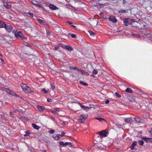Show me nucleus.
Wrapping results in <instances>:
<instances>
[{"label":"nucleus","mask_w":152,"mask_h":152,"mask_svg":"<svg viewBox=\"0 0 152 152\" xmlns=\"http://www.w3.org/2000/svg\"><path fill=\"white\" fill-rule=\"evenodd\" d=\"M124 23L126 26H128L129 25H132V23H134V24L136 25V26L132 25V27H135L136 28H138L139 26L140 25L139 23L137 22H134L133 19L130 18L125 19L124 21Z\"/></svg>","instance_id":"1"},{"label":"nucleus","mask_w":152,"mask_h":152,"mask_svg":"<svg viewBox=\"0 0 152 152\" xmlns=\"http://www.w3.org/2000/svg\"><path fill=\"white\" fill-rule=\"evenodd\" d=\"M87 117V115L82 114L80 117V118L78 119V121L80 123H83Z\"/></svg>","instance_id":"2"},{"label":"nucleus","mask_w":152,"mask_h":152,"mask_svg":"<svg viewBox=\"0 0 152 152\" xmlns=\"http://www.w3.org/2000/svg\"><path fill=\"white\" fill-rule=\"evenodd\" d=\"M31 3L36 6L37 7H39L42 8V9L45 10L44 8L41 5L39 2L35 0H33L31 1Z\"/></svg>","instance_id":"3"},{"label":"nucleus","mask_w":152,"mask_h":152,"mask_svg":"<svg viewBox=\"0 0 152 152\" xmlns=\"http://www.w3.org/2000/svg\"><path fill=\"white\" fill-rule=\"evenodd\" d=\"M3 90L8 94L12 96H15L16 95L13 91L10 90L9 88H4Z\"/></svg>","instance_id":"4"},{"label":"nucleus","mask_w":152,"mask_h":152,"mask_svg":"<svg viewBox=\"0 0 152 152\" xmlns=\"http://www.w3.org/2000/svg\"><path fill=\"white\" fill-rule=\"evenodd\" d=\"M4 28H5L8 32H11L12 31V26L9 24H6V26H5Z\"/></svg>","instance_id":"5"},{"label":"nucleus","mask_w":152,"mask_h":152,"mask_svg":"<svg viewBox=\"0 0 152 152\" xmlns=\"http://www.w3.org/2000/svg\"><path fill=\"white\" fill-rule=\"evenodd\" d=\"M98 22L97 21L94 19H91L90 21V23L91 25L93 26H96Z\"/></svg>","instance_id":"6"},{"label":"nucleus","mask_w":152,"mask_h":152,"mask_svg":"<svg viewBox=\"0 0 152 152\" xmlns=\"http://www.w3.org/2000/svg\"><path fill=\"white\" fill-rule=\"evenodd\" d=\"M15 36L17 38H21L23 37V34L21 31H18L15 34Z\"/></svg>","instance_id":"7"},{"label":"nucleus","mask_w":152,"mask_h":152,"mask_svg":"<svg viewBox=\"0 0 152 152\" xmlns=\"http://www.w3.org/2000/svg\"><path fill=\"white\" fill-rule=\"evenodd\" d=\"M108 133V132H107L105 130H103L98 132V134L101 136L106 137L107 136Z\"/></svg>","instance_id":"8"},{"label":"nucleus","mask_w":152,"mask_h":152,"mask_svg":"<svg viewBox=\"0 0 152 152\" xmlns=\"http://www.w3.org/2000/svg\"><path fill=\"white\" fill-rule=\"evenodd\" d=\"M109 20L110 21L115 23H116L117 21V20L115 17L113 16H111L109 18Z\"/></svg>","instance_id":"9"},{"label":"nucleus","mask_w":152,"mask_h":152,"mask_svg":"<svg viewBox=\"0 0 152 152\" xmlns=\"http://www.w3.org/2000/svg\"><path fill=\"white\" fill-rule=\"evenodd\" d=\"M75 102L78 103L80 105V106L81 107V108L84 110H86V109L89 110V109H90L91 108V107H88V106H86L84 105H82L81 104V103L80 102Z\"/></svg>","instance_id":"10"},{"label":"nucleus","mask_w":152,"mask_h":152,"mask_svg":"<svg viewBox=\"0 0 152 152\" xmlns=\"http://www.w3.org/2000/svg\"><path fill=\"white\" fill-rule=\"evenodd\" d=\"M142 138L143 140H144L147 142H150L152 143V138H146V137H142Z\"/></svg>","instance_id":"11"},{"label":"nucleus","mask_w":152,"mask_h":152,"mask_svg":"<svg viewBox=\"0 0 152 152\" xmlns=\"http://www.w3.org/2000/svg\"><path fill=\"white\" fill-rule=\"evenodd\" d=\"M49 8L52 10H55L58 9V8L57 7L54 5L51 4L49 5Z\"/></svg>","instance_id":"12"},{"label":"nucleus","mask_w":152,"mask_h":152,"mask_svg":"<svg viewBox=\"0 0 152 152\" xmlns=\"http://www.w3.org/2000/svg\"><path fill=\"white\" fill-rule=\"evenodd\" d=\"M37 107L39 110L41 111H43L45 110V107L42 106L37 105Z\"/></svg>","instance_id":"13"},{"label":"nucleus","mask_w":152,"mask_h":152,"mask_svg":"<svg viewBox=\"0 0 152 152\" xmlns=\"http://www.w3.org/2000/svg\"><path fill=\"white\" fill-rule=\"evenodd\" d=\"M64 48L69 51H72L73 50V48L71 47L69 45H66Z\"/></svg>","instance_id":"14"},{"label":"nucleus","mask_w":152,"mask_h":152,"mask_svg":"<svg viewBox=\"0 0 152 152\" xmlns=\"http://www.w3.org/2000/svg\"><path fill=\"white\" fill-rule=\"evenodd\" d=\"M137 144V142L136 141L134 142L132 144V145L130 147V148L131 150L134 149V147L135 146V145Z\"/></svg>","instance_id":"15"},{"label":"nucleus","mask_w":152,"mask_h":152,"mask_svg":"<svg viewBox=\"0 0 152 152\" xmlns=\"http://www.w3.org/2000/svg\"><path fill=\"white\" fill-rule=\"evenodd\" d=\"M5 26H6L5 23L0 20V28H4Z\"/></svg>","instance_id":"16"},{"label":"nucleus","mask_w":152,"mask_h":152,"mask_svg":"<svg viewBox=\"0 0 152 152\" xmlns=\"http://www.w3.org/2000/svg\"><path fill=\"white\" fill-rule=\"evenodd\" d=\"M65 146L66 147L67 145H69V147H72L74 145L72 143L69 142H66L64 143Z\"/></svg>","instance_id":"17"},{"label":"nucleus","mask_w":152,"mask_h":152,"mask_svg":"<svg viewBox=\"0 0 152 152\" xmlns=\"http://www.w3.org/2000/svg\"><path fill=\"white\" fill-rule=\"evenodd\" d=\"M79 71L82 74L85 75L86 76H88L89 75V74L88 72L80 69Z\"/></svg>","instance_id":"18"},{"label":"nucleus","mask_w":152,"mask_h":152,"mask_svg":"<svg viewBox=\"0 0 152 152\" xmlns=\"http://www.w3.org/2000/svg\"><path fill=\"white\" fill-rule=\"evenodd\" d=\"M37 20L38 22L41 24L43 25L45 23V21L44 20H42L39 18H37Z\"/></svg>","instance_id":"19"},{"label":"nucleus","mask_w":152,"mask_h":152,"mask_svg":"<svg viewBox=\"0 0 152 152\" xmlns=\"http://www.w3.org/2000/svg\"><path fill=\"white\" fill-rule=\"evenodd\" d=\"M125 92L130 94H132L133 93V91L131 89L129 88H127L125 91Z\"/></svg>","instance_id":"20"},{"label":"nucleus","mask_w":152,"mask_h":152,"mask_svg":"<svg viewBox=\"0 0 152 152\" xmlns=\"http://www.w3.org/2000/svg\"><path fill=\"white\" fill-rule=\"evenodd\" d=\"M21 87L22 89L23 90H24V91L26 90V89L27 86V85L26 84L22 83L21 84Z\"/></svg>","instance_id":"21"},{"label":"nucleus","mask_w":152,"mask_h":152,"mask_svg":"<svg viewBox=\"0 0 152 152\" xmlns=\"http://www.w3.org/2000/svg\"><path fill=\"white\" fill-rule=\"evenodd\" d=\"M32 126H33V127L34 129H36L37 130H38L40 128V126H38L37 125H36L35 124H32Z\"/></svg>","instance_id":"22"},{"label":"nucleus","mask_w":152,"mask_h":152,"mask_svg":"<svg viewBox=\"0 0 152 152\" xmlns=\"http://www.w3.org/2000/svg\"><path fill=\"white\" fill-rule=\"evenodd\" d=\"M95 119L98 120L100 122H102L103 121H104L106 122V121L105 119L100 118H95Z\"/></svg>","instance_id":"23"},{"label":"nucleus","mask_w":152,"mask_h":152,"mask_svg":"<svg viewBox=\"0 0 152 152\" xmlns=\"http://www.w3.org/2000/svg\"><path fill=\"white\" fill-rule=\"evenodd\" d=\"M3 6L7 9H9L11 7V5L8 4L7 3H6V4H4Z\"/></svg>","instance_id":"24"},{"label":"nucleus","mask_w":152,"mask_h":152,"mask_svg":"<svg viewBox=\"0 0 152 152\" xmlns=\"http://www.w3.org/2000/svg\"><path fill=\"white\" fill-rule=\"evenodd\" d=\"M26 90H27L28 93L33 92V91H31V88L28 86H27L26 89Z\"/></svg>","instance_id":"25"},{"label":"nucleus","mask_w":152,"mask_h":152,"mask_svg":"<svg viewBox=\"0 0 152 152\" xmlns=\"http://www.w3.org/2000/svg\"><path fill=\"white\" fill-rule=\"evenodd\" d=\"M79 83L80 84L83 85L85 86H86L88 85V84L86 83H84L83 81H80L79 82Z\"/></svg>","instance_id":"26"},{"label":"nucleus","mask_w":152,"mask_h":152,"mask_svg":"<svg viewBox=\"0 0 152 152\" xmlns=\"http://www.w3.org/2000/svg\"><path fill=\"white\" fill-rule=\"evenodd\" d=\"M135 120L138 123H140V118L138 117H136L134 118Z\"/></svg>","instance_id":"27"},{"label":"nucleus","mask_w":152,"mask_h":152,"mask_svg":"<svg viewBox=\"0 0 152 152\" xmlns=\"http://www.w3.org/2000/svg\"><path fill=\"white\" fill-rule=\"evenodd\" d=\"M88 32H89L90 35L92 36H94L95 35V33L93 31H89Z\"/></svg>","instance_id":"28"},{"label":"nucleus","mask_w":152,"mask_h":152,"mask_svg":"<svg viewBox=\"0 0 152 152\" xmlns=\"http://www.w3.org/2000/svg\"><path fill=\"white\" fill-rule=\"evenodd\" d=\"M52 137L54 139V140H59L58 139V138L57 136V134L56 135H53Z\"/></svg>","instance_id":"29"},{"label":"nucleus","mask_w":152,"mask_h":152,"mask_svg":"<svg viewBox=\"0 0 152 152\" xmlns=\"http://www.w3.org/2000/svg\"><path fill=\"white\" fill-rule=\"evenodd\" d=\"M59 144L61 147L65 146L64 143L63 141H60L59 142Z\"/></svg>","instance_id":"30"},{"label":"nucleus","mask_w":152,"mask_h":152,"mask_svg":"<svg viewBox=\"0 0 152 152\" xmlns=\"http://www.w3.org/2000/svg\"><path fill=\"white\" fill-rule=\"evenodd\" d=\"M125 121L127 123H130L131 118H126L125 120Z\"/></svg>","instance_id":"31"},{"label":"nucleus","mask_w":152,"mask_h":152,"mask_svg":"<svg viewBox=\"0 0 152 152\" xmlns=\"http://www.w3.org/2000/svg\"><path fill=\"white\" fill-rule=\"evenodd\" d=\"M138 144L139 145H142L144 144V142L142 140H140L139 141Z\"/></svg>","instance_id":"32"},{"label":"nucleus","mask_w":152,"mask_h":152,"mask_svg":"<svg viewBox=\"0 0 152 152\" xmlns=\"http://www.w3.org/2000/svg\"><path fill=\"white\" fill-rule=\"evenodd\" d=\"M92 73H93V74H94V75L97 74V73H98V71H97V70L95 69H94L92 72Z\"/></svg>","instance_id":"33"},{"label":"nucleus","mask_w":152,"mask_h":152,"mask_svg":"<svg viewBox=\"0 0 152 152\" xmlns=\"http://www.w3.org/2000/svg\"><path fill=\"white\" fill-rule=\"evenodd\" d=\"M21 39H23V41L25 42H26L27 41V38L24 36L21 38Z\"/></svg>","instance_id":"34"},{"label":"nucleus","mask_w":152,"mask_h":152,"mask_svg":"<svg viewBox=\"0 0 152 152\" xmlns=\"http://www.w3.org/2000/svg\"><path fill=\"white\" fill-rule=\"evenodd\" d=\"M115 95L118 98H120L121 97V96L119 94L118 92H116L115 93Z\"/></svg>","instance_id":"35"},{"label":"nucleus","mask_w":152,"mask_h":152,"mask_svg":"<svg viewBox=\"0 0 152 152\" xmlns=\"http://www.w3.org/2000/svg\"><path fill=\"white\" fill-rule=\"evenodd\" d=\"M42 91H43V93L45 94L48 93V91H46L45 88H43L42 90Z\"/></svg>","instance_id":"36"},{"label":"nucleus","mask_w":152,"mask_h":152,"mask_svg":"<svg viewBox=\"0 0 152 152\" xmlns=\"http://www.w3.org/2000/svg\"><path fill=\"white\" fill-rule=\"evenodd\" d=\"M68 34L69 35H70L71 36V37L73 38H75L76 37V35L74 34H72L70 33H69Z\"/></svg>","instance_id":"37"},{"label":"nucleus","mask_w":152,"mask_h":152,"mask_svg":"<svg viewBox=\"0 0 152 152\" xmlns=\"http://www.w3.org/2000/svg\"><path fill=\"white\" fill-rule=\"evenodd\" d=\"M50 85L51 86V88L53 89V90H54L55 89V86H54V84L53 83H51Z\"/></svg>","instance_id":"38"},{"label":"nucleus","mask_w":152,"mask_h":152,"mask_svg":"<svg viewBox=\"0 0 152 152\" xmlns=\"http://www.w3.org/2000/svg\"><path fill=\"white\" fill-rule=\"evenodd\" d=\"M49 132L51 134H53L55 132V131L53 129H51L49 131Z\"/></svg>","instance_id":"39"},{"label":"nucleus","mask_w":152,"mask_h":152,"mask_svg":"<svg viewBox=\"0 0 152 152\" xmlns=\"http://www.w3.org/2000/svg\"><path fill=\"white\" fill-rule=\"evenodd\" d=\"M27 14H28L29 16L31 17H32L33 16V14L32 13L30 12H28L27 13Z\"/></svg>","instance_id":"40"},{"label":"nucleus","mask_w":152,"mask_h":152,"mask_svg":"<svg viewBox=\"0 0 152 152\" xmlns=\"http://www.w3.org/2000/svg\"><path fill=\"white\" fill-rule=\"evenodd\" d=\"M152 34H147V37L149 38H150V39L151 38V35Z\"/></svg>","instance_id":"41"},{"label":"nucleus","mask_w":152,"mask_h":152,"mask_svg":"<svg viewBox=\"0 0 152 152\" xmlns=\"http://www.w3.org/2000/svg\"><path fill=\"white\" fill-rule=\"evenodd\" d=\"M103 18V19H105V18H104L103 16V12H101L100 14H99Z\"/></svg>","instance_id":"42"},{"label":"nucleus","mask_w":152,"mask_h":152,"mask_svg":"<svg viewBox=\"0 0 152 152\" xmlns=\"http://www.w3.org/2000/svg\"><path fill=\"white\" fill-rule=\"evenodd\" d=\"M126 12V10H121L119 11V12L123 13H124Z\"/></svg>","instance_id":"43"},{"label":"nucleus","mask_w":152,"mask_h":152,"mask_svg":"<svg viewBox=\"0 0 152 152\" xmlns=\"http://www.w3.org/2000/svg\"><path fill=\"white\" fill-rule=\"evenodd\" d=\"M57 136L59 139L61 137H62V136L59 134H57Z\"/></svg>","instance_id":"44"},{"label":"nucleus","mask_w":152,"mask_h":152,"mask_svg":"<svg viewBox=\"0 0 152 152\" xmlns=\"http://www.w3.org/2000/svg\"><path fill=\"white\" fill-rule=\"evenodd\" d=\"M47 101L49 102H52V100L51 99L48 98L47 99Z\"/></svg>","instance_id":"45"},{"label":"nucleus","mask_w":152,"mask_h":152,"mask_svg":"<svg viewBox=\"0 0 152 152\" xmlns=\"http://www.w3.org/2000/svg\"><path fill=\"white\" fill-rule=\"evenodd\" d=\"M10 116L12 117H13V112H10Z\"/></svg>","instance_id":"46"},{"label":"nucleus","mask_w":152,"mask_h":152,"mask_svg":"<svg viewBox=\"0 0 152 152\" xmlns=\"http://www.w3.org/2000/svg\"><path fill=\"white\" fill-rule=\"evenodd\" d=\"M74 69L77 70L78 71H79L80 69H79L77 67H74Z\"/></svg>","instance_id":"47"},{"label":"nucleus","mask_w":152,"mask_h":152,"mask_svg":"<svg viewBox=\"0 0 152 152\" xmlns=\"http://www.w3.org/2000/svg\"><path fill=\"white\" fill-rule=\"evenodd\" d=\"M18 109H19L18 108V109H15V110H14L13 111V113H16V112H17V111H18Z\"/></svg>","instance_id":"48"},{"label":"nucleus","mask_w":152,"mask_h":152,"mask_svg":"<svg viewBox=\"0 0 152 152\" xmlns=\"http://www.w3.org/2000/svg\"><path fill=\"white\" fill-rule=\"evenodd\" d=\"M54 109L57 111H59L60 109L59 108H55Z\"/></svg>","instance_id":"49"},{"label":"nucleus","mask_w":152,"mask_h":152,"mask_svg":"<svg viewBox=\"0 0 152 152\" xmlns=\"http://www.w3.org/2000/svg\"><path fill=\"white\" fill-rule=\"evenodd\" d=\"M26 134H28V135H29V134H30V133L29 131L27 130V131H26Z\"/></svg>","instance_id":"50"},{"label":"nucleus","mask_w":152,"mask_h":152,"mask_svg":"<svg viewBox=\"0 0 152 152\" xmlns=\"http://www.w3.org/2000/svg\"><path fill=\"white\" fill-rule=\"evenodd\" d=\"M65 134V133L64 132H61V134L62 137L63 136H64V135Z\"/></svg>","instance_id":"51"},{"label":"nucleus","mask_w":152,"mask_h":152,"mask_svg":"<svg viewBox=\"0 0 152 152\" xmlns=\"http://www.w3.org/2000/svg\"><path fill=\"white\" fill-rule=\"evenodd\" d=\"M52 113L54 114H57V115H58V114L56 113V111H53V110H52Z\"/></svg>","instance_id":"52"},{"label":"nucleus","mask_w":152,"mask_h":152,"mask_svg":"<svg viewBox=\"0 0 152 152\" xmlns=\"http://www.w3.org/2000/svg\"><path fill=\"white\" fill-rule=\"evenodd\" d=\"M147 117H148V116L146 115H144L143 116V117L144 118H147Z\"/></svg>","instance_id":"53"},{"label":"nucleus","mask_w":152,"mask_h":152,"mask_svg":"<svg viewBox=\"0 0 152 152\" xmlns=\"http://www.w3.org/2000/svg\"><path fill=\"white\" fill-rule=\"evenodd\" d=\"M1 62H2V64H4V60L3 58H1Z\"/></svg>","instance_id":"54"},{"label":"nucleus","mask_w":152,"mask_h":152,"mask_svg":"<svg viewBox=\"0 0 152 152\" xmlns=\"http://www.w3.org/2000/svg\"><path fill=\"white\" fill-rule=\"evenodd\" d=\"M135 35V37H140L139 35L138 34H134Z\"/></svg>","instance_id":"55"},{"label":"nucleus","mask_w":152,"mask_h":152,"mask_svg":"<svg viewBox=\"0 0 152 152\" xmlns=\"http://www.w3.org/2000/svg\"><path fill=\"white\" fill-rule=\"evenodd\" d=\"M109 102V101L108 100H107L106 101L105 103L106 104H108Z\"/></svg>","instance_id":"56"},{"label":"nucleus","mask_w":152,"mask_h":152,"mask_svg":"<svg viewBox=\"0 0 152 152\" xmlns=\"http://www.w3.org/2000/svg\"><path fill=\"white\" fill-rule=\"evenodd\" d=\"M97 116H98V117H102V116H103V115H102V114H98L97 115Z\"/></svg>","instance_id":"57"},{"label":"nucleus","mask_w":152,"mask_h":152,"mask_svg":"<svg viewBox=\"0 0 152 152\" xmlns=\"http://www.w3.org/2000/svg\"><path fill=\"white\" fill-rule=\"evenodd\" d=\"M66 23H68L69 24H71L73 23L72 22H70V21H67Z\"/></svg>","instance_id":"58"},{"label":"nucleus","mask_w":152,"mask_h":152,"mask_svg":"<svg viewBox=\"0 0 152 152\" xmlns=\"http://www.w3.org/2000/svg\"><path fill=\"white\" fill-rule=\"evenodd\" d=\"M18 112L19 113H23V111L20 110H18Z\"/></svg>","instance_id":"59"},{"label":"nucleus","mask_w":152,"mask_h":152,"mask_svg":"<svg viewBox=\"0 0 152 152\" xmlns=\"http://www.w3.org/2000/svg\"><path fill=\"white\" fill-rule=\"evenodd\" d=\"M2 106V102L1 101H0V107H1Z\"/></svg>","instance_id":"60"},{"label":"nucleus","mask_w":152,"mask_h":152,"mask_svg":"<svg viewBox=\"0 0 152 152\" xmlns=\"http://www.w3.org/2000/svg\"><path fill=\"white\" fill-rule=\"evenodd\" d=\"M7 0H3V2L4 4H6V2H7Z\"/></svg>","instance_id":"61"},{"label":"nucleus","mask_w":152,"mask_h":152,"mask_svg":"<svg viewBox=\"0 0 152 152\" xmlns=\"http://www.w3.org/2000/svg\"><path fill=\"white\" fill-rule=\"evenodd\" d=\"M69 68L70 69H74V67L72 66H70Z\"/></svg>","instance_id":"62"},{"label":"nucleus","mask_w":152,"mask_h":152,"mask_svg":"<svg viewBox=\"0 0 152 152\" xmlns=\"http://www.w3.org/2000/svg\"><path fill=\"white\" fill-rule=\"evenodd\" d=\"M126 2V0H123V4H124Z\"/></svg>","instance_id":"63"},{"label":"nucleus","mask_w":152,"mask_h":152,"mask_svg":"<svg viewBox=\"0 0 152 152\" xmlns=\"http://www.w3.org/2000/svg\"><path fill=\"white\" fill-rule=\"evenodd\" d=\"M29 135H28V134H25L24 135V136L25 137H27V136H28Z\"/></svg>","instance_id":"64"}]
</instances>
